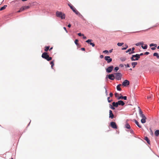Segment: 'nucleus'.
I'll use <instances>...</instances> for the list:
<instances>
[{"instance_id":"1a4fd4ad","label":"nucleus","mask_w":159,"mask_h":159,"mask_svg":"<svg viewBox=\"0 0 159 159\" xmlns=\"http://www.w3.org/2000/svg\"><path fill=\"white\" fill-rule=\"evenodd\" d=\"M104 58L106 61H107L108 63H110L112 60V59L110 58V57L109 56H105Z\"/></svg>"},{"instance_id":"69168bd1","label":"nucleus","mask_w":159,"mask_h":159,"mask_svg":"<svg viewBox=\"0 0 159 159\" xmlns=\"http://www.w3.org/2000/svg\"><path fill=\"white\" fill-rule=\"evenodd\" d=\"M27 0H22V1H26Z\"/></svg>"},{"instance_id":"58836bf2","label":"nucleus","mask_w":159,"mask_h":159,"mask_svg":"<svg viewBox=\"0 0 159 159\" xmlns=\"http://www.w3.org/2000/svg\"><path fill=\"white\" fill-rule=\"evenodd\" d=\"M118 95H119V94L118 93H115V97H117L118 98V97H119L118 96Z\"/></svg>"},{"instance_id":"72a5a7b5","label":"nucleus","mask_w":159,"mask_h":159,"mask_svg":"<svg viewBox=\"0 0 159 159\" xmlns=\"http://www.w3.org/2000/svg\"><path fill=\"white\" fill-rule=\"evenodd\" d=\"M89 44L92 45V47H94L95 46V44L94 43L90 42Z\"/></svg>"},{"instance_id":"2eb2a0df","label":"nucleus","mask_w":159,"mask_h":159,"mask_svg":"<svg viewBox=\"0 0 159 159\" xmlns=\"http://www.w3.org/2000/svg\"><path fill=\"white\" fill-rule=\"evenodd\" d=\"M144 139L146 141L147 143L149 144H150V142L148 138L147 137H145L144 138Z\"/></svg>"},{"instance_id":"603ef678","label":"nucleus","mask_w":159,"mask_h":159,"mask_svg":"<svg viewBox=\"0 0 159 159\" xmlns=\"http://www.w3.org/2000/svg\"><path fill=\"white\" fill-rule=\"evenodd\" d=\"M103 57H104V56H103V55H100V58H103Z\"/></svg>"},{"instance_id":"c03bdc74","label":"nucleus","mask_w":159,"mask_h":159,"mask_svg":"<svg viewBox=\"0 0 159 159\" xmlns=\"http://www.w3.org/2000/svg\"><path fill=\"white\" fill-rule=\"evenodd\" d=\"M140 42H139V43H136L135 44V45H136V46H139V45H140Z\"/></svg>"},{"instance_id":"393cba45","label":"nucleus","mask_w":159,"mask_h":159,"mask_svg":"<svg viewBox=\"0 0 159 159\" xmlns=\"http://www.w3.org/2000/svg\"><path fill=\"white\" fill-rule=\"evenodd\" d=\"M126 60L125 57H123L120 58V60L122 61H124Z\"/></svg>"},{"instance_id":"c85d7f7f","label":"nucleus","mask_w":159,"mask_h":159,"mask_svg":"<svg viewBox=\"0 0 159 159\" xmlns=\"http://www.w3.org/2000/svg\"><path fill=\"white\" fill-rule=\"evenodd\" d=\"M23 8H24V10H25L27 9H28L30 8V7L29 6H25L23 7Z\"/></svg>"},{"instance_id":"4d7b16f0","label":"nucleus","mask_w":159,"mask_h":159,"mask_svg":"<svg viewBox=\"0 0 159 159\" xmlns=\"http://www.w3.org/2000/svg\"><path fill=\"white\" fill-rule=\"evenodd\" d=\"M154 47H156L157 46V44H154Z\"/></svg>"},{"instance_id":"e433bc0d","label":"nucleus","mask_w":159,"mask_h":159,"mask_svg":"<svg viewBox=\"0 0 159 159\" xmlns=\"http://www.w3.org/2000/svg\"><path fill=\"white\" fill-rule=\"evenodd\" d=\"M108 51H107V50H105V51H104L103 52L104 53H108Z\"/></svg>"},{"instance_id":"864d4df0","label":"nucleus","mask_w":159,"mask_h":159,"mask_svg":"<svg viewBox=\"0 0 159 159\" xmlns=\"http://www.w3.org/2000/svg\"><path fill=\"white\" fill-rule=\"evenodd\" d=\"M81 50L82 51H84L85 50V49L84 48H81Z\"/></svg>"},{"instance_id":"13d9d810","label":"nucleus","mask_w":159,"mask_h":159,"mask_svg":"<svg viewBox=\"0 0 159 159\" xmlns=\"http://www.w3.org/2000/svg\"><path fill=\"white\" fill-rule=\"evenodd\" d=\"M140 31H136V32H131L130 33H137V32H139Z\"/></svg>"},{"instance_id":"ea45409f","label":"nucleus","mask_w":159,"mask_h":159,"mask_svg":"<svg viewBox=\"0 0 159 159\" xmlns=\"http://www.w3.org/2000/svg\"><path fill=\"white\" fill-rule=\"evenodd\" d=\"M20 11H23L24 10V8H23V7H21L20 9Z\"/></svg>"},{"instance_id":"f704fd0d","label":"nucleus","mask_w":159,"mask_h":159,"mask_svg":"<svg viewBox=\"0 0 159 159\" xmlns=\"http://www.w3.org/2000/svg\"><path fill=\"white\" fill-rule=\"evenodd\" d=\"M153 97V95L152 94H151L150 95V96H147V98L148 99H149V98H152V97Z\"/></svg>"},{"instance_id":"8fccbe9b","label":"nucleus","mask_w":159,"mask_h":159,"mask_svg":"<svg viewBox=\"0 0 159 159\" xmlns=\"http://www.w3.org/2000/svg\"><path fill=\"white\" fill-rule=\"evenodd\" d=\"M63 29H64V30H65L66 31V33H67L68 32H67V30H66V27H63Z\"/></svg>"},{"instance_id":"de8ad7c7","label":"nucleus","mask_w":159,"mask_h":159,"mask_svg":"<svg viewBox=\"0 0 159 159\" xmlns=\"http://www.w3.org/2000/svg\"><path fill=\"white\" fill-rule=\"evenodd\" d=\"M119 66L121 67H124V65L122 64H120V65Z\"/></svg>"},{"instance_id":"c9c22d12","label":"nucleus","mask_w":159,"mask_h":159,"mask_svg":"<svg viewBox=\"0 0 159 159\" xmlns=\"http://www.w3.org/2000/svg\"><path fill=\"white\" fill-rule=\"evenodd\" d=\"M131 51V48H129L126 51V52L127 53L128 52H130Z\"/></svg>"},{"instance_id":"6e6d98bb","label":"nucleus","mask_w":159,"mask_h":159,"mask_svg":"<svg viewBox=\"0 0 159 159\" xmlns=\"http://www.w3.org/2000/svg\"><path fill=\"white\" fill-rule=\"evenodd\" d=\"M71 26V25H70V24H69L68 25V27H69V28Z\"/></svg>"},{"instance_id":"5701e85b","label":"nucleus","mask_w":159,"mask_h":159,"mask_svg":"<svg viewBox=\"0 0 159 159\" xmlns=\"http://www.w3.org/2000/svg\"><path fill=\"white\" fill-rule=\"evenodd\" d=\"M50 46H45V47L44 51L45 52H47L49 49Z\"/></svg>"},{"instance_id":"ddd939ff","label":"nucleus","mask_w":159,"mask_h":159,"mask_svg":"<svg viewBox=\"0 0 159 159\" xmlns=\"http://www.w3.org/2000/svg\"><path fill=\"white\" fill-rule=\"evenodd\" d=\"M109 112V117L110 118H111V119H112L114 117V115L113 114V113L112 112V111L111 110H110Z\"/></svg>"},{"instance_id":"aec40b11","label":"nucleus","mask_w":159,"mask_h":159,"mask_svg":"<svg viewBox=\"0 0 159 159\" xmlns=\"http://www.w3.org/2000/svg\"><path fill=\"white\" fill-rule=\"evenodd\" d=\"M153 56H156L158 59L159 58V55H158V53H157L155 52L154 53Z\"/></svg>"},{"instance_id":"680f3d73","label":"nucleus","mask_w":159,"mask_h":159,"mask_svg":"<svg viewBox=\"0 0 159 159\" xmlns=\"http://www.w3.org/2000/svg\"><path fill=\"white\" fill-rule=\"evenodd\" d=\"M105 92H106V94H107V89H106V88H105Z\"/></svg>"},{"instance_id":"3c124183","label":"nucleus","mask_w":159,"mask_h":159,"mask_svg":"<svg viewBox=\"0 0 159 159\" xmlns=\"http://www.w3.org/2000/svg\"><path fill=\"white\" fill-rule=\"evenodd\" d=\"M151 49L152 50H154L156 49V48L155 47H152L151 48Z\"/></svg>"},{"instance_id":"4468645a","label":"nucleus","mask_w":159,"mask_h":159,"mask_svg":"<svg viewBox=\"0 0 159 159\" xmlns=\"http://www.w3.org/2000/svg\"><path fill=\"white\" fill-rule=\"evenodd\" d=\"M117 99L119 100L120 99H124L125 100H126L127 99V98L126 96H121L120 97H118Z\"/></svg>"},{"instance_id":"a878e982","label":"nucleus","mask_w":159,"mask_h":159,"mask_svg":"<svg viewBox=\"0 0 159 159\" xmlns=\"http://www.w3.org/2000/svg\"><path fill=\"white\" fill-rule=\"evenodd\" d=\"M109 107L112 110H114L115 109V108L114 107H113V106H112L110 104L109 105Z\"/></svg>"},{"instance_id":"a19ab883","label":"nucleus","mask_w":159,"mask_h":159,"mask_svg":"<svg viewBox=\"0 0 159 159\" xmlns=\"http://www.w3.org/2000/svg\"><path fill=\"white\" fill-rule=\"evenodd\" d=\"M128 48V45H127V47L123 48H122V50H125Z\"/></svg>"},{"instance_id":"a18cd8bd","label":"nucleus","mask_w":159,"mask_h":159,"mask_svg":"<svg viewBox=\"0 0 159 159\" xmlns=\"http://www.w3.org/2000/svg\"><path fill=\"white\" fill-rule=\"evenodd\" d=\"M109 95L110 97H112L113 96V94L112 93H110Z\"/></svg>"},{"instance_id":"b1692460","label":"nucleus","mask_w":159,"mask_h":159,"mask_svg":"<svg viewBox=\"0 0 159 159\" xmlns=\"http://www.w3.org/2000/svg\"><path fill=\"white\" fill-rule=\"evenodd\" d=\"M148 46L147 45H145V46H143V45L142 46V48L144 49H146L147 48Z\"/></svg>"},{"instance_id":"0e129e2a","label":"nucleus","mask_w":159,"mask_h":159,"mask_svg":"<svg viewBox=\"0 0 159 159\" xmlns=\"http://www.w3.org/2000/svg\"><path fill=\"white\" fill-rule=\"evenodd\" d=\"M21 12V11H20V10H19V11H17V12H18V13H19V12Z\"/></svg>"},{"instance_id":"7c9ffc66","label":"nucleus","mask_w":159,"mask_h":159,"mask_svg":"<svg viewBox=\"0 0 159 159\" xmlns=\"http://www.w3.org/2000/svg\"><path fill=\"white\" fill-rule=\"evenodd\" d=\"M92 41V39H88V40H86V42L88 43H89H89L90 42H91Z\"/></svg>"},{"instance_id":"39448f33","label":"nucleus","mask_w":159,"mask_h":159,"mask_svg":"<svg viewBox=\"0 0 159 159\" xmlns=\"http://www.w3.org/2000/svg\"><path fill=\"white\" fill-rule=\"evenodd\" d=\"M125 105V103L121 100L119 101L118 102H113L112 103V105L113 107H117L119 105L123 106Z\"/></svg>"},{"instance_id":"09e8293b","label":"nucleus","mask_w":159,"mask_h":159,"mask_svg":"<svg viewBox=\"0 0 159 159\" xmlns=\"http://www.w3.org/2000/svg\"><path fill=\"white\" fill-rule=\"evenodd\" d=\"M150 46L151 47L152 46H154V43H151L150 45Z\"/></svg>"},{"instance_id":"dca6fc26","label":"nucleus","mask_w":159,"mask_h":159,"mask_svg":"<svg viewBox=\"0 0 159 159\" xmlns=\"http://www.w3.org/2000/svg\"><path fill=\"white\" fill-rule=\"evenodd\" d=\"M134 121L135 122V123L136 124V125L140 128H141L142 126L139 124V122L137 121L136 120H134Z\"/></svg>"},{"instance_id":"9b49d317","label":"nucleus","mask_w":159,"mask_h":159,"mask_svg":"<svg viewBox=\"0 0 159 159\" xmlns=\"http://www.w3.org/2000/svg\"><path fill=\"white\" fill-rule=\"evenodd\" d=\"M111 126V127L113 129H117V127L116 125V124L115 122H112L110 124Z\"/></svg>"},{"instance_id":"774afa93","label":"nucleus","mask_w":159,"mask_h":159,"mask_svg":"<svg viewBox=\"0 0 159 159\" xmlns=\"http://www.w3.org/2000/svg\"><path fill=\"white\" fill-rule=\"evenodd\" d=\"M129 70H132V69L131 68H130L129 69Z\"/></svg>"},{"instance_id":"7ed1b4c3","label":"nucleus","mask_w":159,"mask_h":159,"mask_svg":"<svg viewBox=\"0 0 159 159\" xmlns=\"http://www.w3.org/2000/svg\"><path fill=\"white\" fill-rule=\"evenodd\" d=\"M143 53H141L140 54H136L135 55H133L131 57V59L132 61L138 60L140 58V56L143 55Z\"/></svg>"},{"instance_id":"49530a36","label":"nucleus","mask_w":159,"mask_h":159,"mask_svg":"<svg viewBox=\"0 0 159 159\" xmlns=\"http://www.w3.org/2000/svg\"><path fill=\"white\" fill-rule=\"evenodd\" d=\"M149 52H147L144 53V54L146 55H148V54H149Z\"/></svg>"},{"instance_id":"0eeeda50","label":"nucleus","mask_w":159,"mask_h":159,"mask_svg":"<svg viewBox=\"0 0 159 159\" xmlns=\"http://www.w3.org/2000/svg\"><path fill=\"white\" fill-rule=\"evenodd\" d=\"M115 75H116L115 78L116 79L118 80H119L121 79V78L122 76V75L120 73H117L115 74Z\"/></svg>"},{"instance_id":"79ce46f5","label":"nucleus","mask_w":159,"mask_h":159,"mask_svg":"<svg viewBox=\"0 0 159 159\" xmlns=\"http://www.w3.org/2000/svg\"><path fill=\"white\" fill-rule=\"evenodd\" d=\"M109 98H110V97H108L107 98V100H108V101L109 102H111V101L112 100H109Z\"/></svg>"},{"instance_id":"2f4dec72","label":"nucleus","mask_w":159,"mask_h":159,"mask_svg":"<svg viewBox=\"0 0 159 159\" xmlns=\"http://www.w3.org/2000/svg\"><path fill=\"white\" fill-rule=\"evenodd\" d=\"M119 70V67H116L115 68L114 70L116 72Z\"/></svg>"},{"instance_id":"37998d69","label":"nucleus","mask_w":159,"mask_h":159,"mask_svg":"<svg viewBox=\"0 0 159 159\" xmlns=\"http://www.w3.org/2000/svg\"><path fill=\"white\" fill-rule=\"evenodd\" d=\"M125 66H126V67H129V65L128 64H125Z\"/></svg>"},{"instance_id":"cd10ccee","label":"nucleus","mask_w":159,"mask_h":159,"mask_svg":"<svg viewBox=\"0 0 159 159\" xmlns=\"http://www.w3.org/2000/svg\"><path fill=\"white\" fill-rule=\"evenodd\" d=\"M123 44H124V43H118L117 44V45L119 46H121Z\"/></svg>"},{"instance_id":"6ab92c4d","label":"nucleus","mask_w":159,"mask_h":159,"mask_svg":"<svg viewBox=\"0 0 159 159\" xmlns=\"http://www.w3.org/2000/svg\"><path fill=\"white\" fill-rule=\"evenodd\" d=\"M7 7V5H4L3 7L1 8L0 9V11H2L3 10L5 9Z\"/></svg>"},{"instance_id":"412c9836","label":"nucleus","mask_w":159,"mask_h":159,"mask_svg":"<svg viewBox=\"0 0 159 159\" xmlns=\"http://www.w3.org/2000/svg\"><path fill=\"white\" fill-rule=\"evenodd\" d=\"M125 127L126 128L128 129H129L130 128V126L128 124H125Z\"/></svg>"},{"instance_id":"20e7f679","label":"nucleus","mask_w":159,"mask_h":159,"mask_svg":"<svg viewBox=\"0 0 159 159\" xmlns=\"http://www.w3.org/2000/svg\"><path fill=\"white\" fill-rule=\"evenodd\" d=\"M57 17L61 18L62 19H64L65 18V15L61 12L57 11L56 13Z\"/></svg>"},{"instance_id":"f257e3e1","label":"nucleus","mask_w":159,"mask_h":159,"mask_svg":"<svg viewBox=\"0 0 159 159\" xmlns=\"http://www.w3.org/2000/svg\"><path fill=\"white\" fill-rule=\"evenodd\" d=\"M139 114L140 116L142 118L141 120V123L143 124L145 123L146 122V118L145 115L143 114V112L140 109L139 110Z\"/></svg>"},{"instance_id":"bb28decb","label":"nucleus","mask_w":159,"mask_h":159,"mask_svg":"<svg viewBox=\"0 0 159 159\" xmlns=\"http://www.w3.org/2000/svg\"><path fill=\"white\" fill-rule=\"evenodd\" d=\"M132 51L131 52L129 53V54H131L133 53H134V47L132 48Z\"/></svg>"},{"instance_id":"5fc2aeb1","label":"nucleus","mask_w":159,"mask_h":159,"mask_svg":"<svg viewBox=\"0 0 159 159\" xmlns=\"http://www.w3.org/2000/svg\"><path fill=\"white\" fill-rule=\"evenodd\" d=\"M140 45H143V42H140Z\"/></svg>"},{"instance_id":"473e14b6","label":"nucleus","mask_w":159,"mask_h":159,"mask_svg":"<svg viewBox=\"0 0 159 159\" xmlns=\"http://www.w3.org/2000/svg\"><path fill=\"white\" fill-rule=\"evenodd\" d=\"M78 40L77 39H76L75 40V43L76 45H78Z\"/></svg>"},{"instance_id":"4c0bfd02","label":"nucleus","mask_w":159,"mask_h":159,"mask_svg":"<svg viewBox=\"0 0 159 159\" xmlns=\"http://www.w3.org/2000/svg\"><path fill=\"white\" fill-rule=\"evenodd\" d=\"M78 35L80 36H84V34H81V33H79L78 34Z\"/></svg>"},{"instance_id":"052dcab7","label":"nucleus","mask_w":159,"mask_h":159,"mask_svg":"<svg viewBox=\"0 0 159 159\" xmlns=\"http://www.w3.org/2000/svg\"><path fill=\"white\" fill-rule=\"evenodd\" d=\"M83 38L84 39H86V36H84L83 37Z\"/></svg>"},{"instance_id":"4be33fe9","label":"nucleus","mask_w":159,"mask_h":159,"mask_svg":"<svg viewBox=\"0 0 159 159\" xmlns=\"http://www.w3.org/2000/svg\"><path fill=\"white\" fill-rule=\"evenodd\" d=\"M137 64V62H133L131 63L132 65L133 66V67L134 68L136 65Z\"/></svg>"},{"instance_id":"c756f323","label":"nucleus","mask_w":159,"mask_h":159,"mask_svg":"<svg viewBox=\"0 0 159 159\" xmlns=\"http://www.w3.org/2000/svg\"><path fill=\"white\" fill-rule=\"evenodd\" d=\"M50 64L51 65V67L52 68V67L54 65V61H51L50 62Z\"/></svg>"},{"instance_id":"a211bd4d","label":"nucleus","mask_w":159,"mask_h":159,"mask_svg":"<svg viewBox=\"0 0 159 159\" xmlns=\"http://www.w3.org/2000/svg\"><path fill=\"white\" fill-rule=\"evenodd\" d=\"M155 134L156 136H158L159 135V130H157L155 132Z\"/></svg>"},{"instance_id":"f8f14e48","label":"nucleus","mask_w":159,"mask_h":159,"mask_svg":"<svg viewBox=\"0 0 159 159\" xmlns=\"http://www.w3.org/2000/svg\"><path fill=\"white\" fill-rule=\"evenodd\" d=\"M107 76L109 79L111 80H113L115 78V76L113 74H110Z\"/></svg>"},{"instance_id":"bf43d9fd","label":"nucleus","mask_w":159,"mask_h":159,"mask_svg":"<svg viewBox=\"0 0 159 159\" xmlns=\"http://www.w3.org/2000/svg\"><path fill=\"white\" fill-rule=\"evenodd\" d=\"M112 50H113V49H111V50H109V52H110V53L111 52H112Z\"/></svg>"},{"instance_id":"338daca9","label":"nucleus","mask_w":159,"mask_h":159,"mask_svg":"<svg viewBox=\"0 0 159 159\" xmlns=\"http://www.w3.org/2000/svg\"><path fill=\"white\" fill-rule=\"evenodd\" d=\"M157 48L159 49V46H158L157 47Z\"/></svg>"},{"instance_id":"f3484780","label":"nucleus","mask_w":159,"mask_h":159,"mask_svg":"<svg viewBox=\"0 0 159 159\" xmlns=\"http://www.w3.org/2000/svg\"><path fill=\"white\" fill-rule=\"evenodd\" d=\"M121 84H118L117 86V87H116V88H117V89L118 90H119V91H120L121 90V88H120V87L121 86Z\"/></svg>"},{"instance_id":"6e6552de","label":"nucleus","mask_w":159,"mask_h":159,"mask_svg":"<svg viewBox=\"0 0 159 159\" xmlns=\"http://www.w3.org/2000/svg\"><path fill=\"white\" fill-rule=\"evenodd\" d=\"M113 68V66H111L106 69V71L108 73H110L112 70Z\"/></svg>"},{"instance_id":"9d476101","label":"nucleus","mask_w":159,"mask_h":159,"mask_svg":"<svg viewBox=\"0 0 159 159\" xmlns=\"http://www.w3.org/2000/svg\"><path fill=\"white\" fill-rule=\"evenodd\" d=\"M129 81L127 80H125L122 83V85L123 86H125L127 85H129Z\"/></svg>"},{"instance_id":"f03ea898","label":"nucleus","mask_w":159,"mask_h":159,"mask_svg":"<svg viewBox=\"0 0 159 159\" xmlns=\"http://www.w3.org/2000/svg\"><path fill=\"white\" fill-rule=\"evenodd\" d=\"M42 57L48 61H50L52 60V57H50L47 52H44L42 55Z\"/></svg>"},{"instance_id":"423d86ee","label":"nucleus","mask_w":159,"mask_h":159,"mask_svg":"<svg viewBox=\"0 0 159 159\" xmlns=\"http://www.w3.org/2000/svg\"><path fill=\"white\" fill-rule=\"evenodd\" d=\"M68 5L70 8L72 9L73 11L75 13V14L79 16L81 15L80 13L77 10H76L75 8L74 7H73L71 4H69Z\"/></svg>"},{"instance_id":"e2e57ef3","label":"nucleus","mask_w":159,"mask_h":159,"mask_svg":"<svg viewBox=\"0 0 159 159\" xmlns=\"http://www.w3.org/2000/svg\"><path fill=\"white\" fill-rule=\"evenodd\" d=\"M52 48H53L52 47H51L50 49H49V51H51L52 49Z\"/></svg>"}]
</instances>
